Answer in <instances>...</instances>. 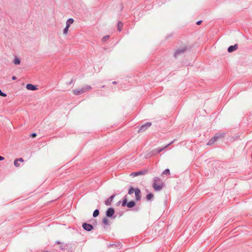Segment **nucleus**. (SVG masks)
Instances as JSON below:
<instances>
[{"mask_svg": "<svg viewBox=\"0 0 252 252\" xmlns=\"http://www.w3.org/2000/svg\"><path fill=\"white\" fill-rule=\"evenodd\" d=\"M97 223V222L96 221V220H94V222H93V224L94 225H96Z\"/></svg>", "mask_w": 252, "mask_h": 252, "instance_id": "obj_34", "label": "nucleus"}, {"mask_svg": "<svg viewBox=\"0 0 252 252\" xmlns=\"http://www.w3.org/2000/svg\"><path fill=\"white\" fill-rule=\"evenodd\" d=\"M37 135V134L35 133H32L31 134V137H32V138H34Z\"/></svg>", "mask_w": 252, "mask_h": 252, "instance_id": "obj_28", "label": "nucleus"}, {"mask_svg": "<svg viewBox=\"0 0 252 252\" xmlns=\"http://www.w3.org/2000/svg\"><path fill=\"white\" fill-rule=\"evenodd\" d=\"M26 88L27 90L30 91H35L38 89L37 86L32 84H28L26 85Z\"/></svg>", "mask_w": 252, "mask_h": 252, "instance_id": "obj_13", "label": "nucleus"}, {"mask_svg": "<svg viewBox=\"0 0 252 252\" xmlns=\"http://www.w3.org/2000/svg\"><path fill=\"white\" fill-rule=\"evenodd\" d=\"M202 23V20H199V21H197L196 24L197 25H200Z\"/></svg>", "mask_w": 252, "mask_h": 252, "instance_id": "obj_29", "label": "nucleus"}, {"mask_svg": "<svg viewBox=\"0 0 252 252\" xmlns=\"http://www.w3.org/2000/svg\"><path fill=\"white\" fill-rule=\"evenodd\" d=\"M14 165L17 167L20 166V164L19 163V161L17 159H15V160L14 161Z\"/></svg>", "mask_w": 252, "mask_h": 252, "instance_id": "obj_25", "label": "nucleus"}, {"mask_svg": "<svg viewBox=\"0 0 252 252\" xmlns=\"http://www.w3.org/2000/svg\"><path fill=\"white\" fill-rule=\"evenodd\" d=\"M136 190V189H134L132 187H130L128 191V194H132Z\"/></svg>", "mask_w": 252, "mask_h": 252, "instance_id": "obj_21", "label": "nucleus"}, {"mask_svg": "<svg viewBox=\"0 0 252 252\" xmlns=\"http://www.w3.org/2000/svg\"><path fill=\"white\" fill-rule=\"evenodd\" d=\"M162 175H170V170L168 168L166 169L162 172Z\"/></svg>", "mask_w": 252, "mask_h": 252, "instance_id": "obj_23", "label": "nucleus"}, {"mask_svg": "<svg viewBox=\"0 0 252 252\" xmlns=\"http://www.w3.org/2000/svg\"><path fill=\"white\" fill-rule=\"evenodd\" d=\"M99 214V211L98 209H95L94 212H93V217L94 218H96V217H97Z\"/></svg>", "mask_w": 252, "mask_h": 252, "instance_id": "obj_22", "label": "nucleus"}, {"mask_svg": "<svg viewBox=\"0 0 252 252\" xmlns=\"http://www.w3.org/2000/svg\"><path fill=\"white\" fill-rule=\"evenodd\" d=\"M121 203H122V201L120 200L117 203V205H119Z\"/></svg>", "mask_w": 252, "mask_h": 252, "instance_id": "obj_32", "label": "nucleus"}, {"mask_svg": "<svg viewBox=\"0 0 252 252\" xmlns=\"http://www.w3.org/2000/svg\"><path fill=\"white\" fill-rule=\"evenodd\" d=\"M112 84H113V85H116V84H117V82L116 81H113V82H112Z\"/></svg>", "mask_w": 252, "mask_h": 252, "instance_id": "obj_36", "label": "nucleus"}, {"mask_svg": "<svg viewBox=\"0 0 252 252\" xmlns=\"http://www.w3.org/2000/svg\"><path fill=\"white\" fill-rule=\"evenodd\" d=\"M56 244H61V243L60 241H57L56 242Z\"/></svg>", "mask_w": 252, "mask_h": 252, "instance_id": "obj_38", "label": "nucleus"}, {"mask_svg": "<svg viewBox=\"0 0 252 252\" xmlns=\"http://www.w3.org/2000/svg\"><path fill=\"white\" fill-rule=\"evenodd\" d=\"M109 37H110V36L109 35H107L104 36L102 38V42H105L107 40H108L109 39Z\"/></svg>", "mask_w": 252, "mask_h": 252, "instance_id": "obj_26", "label": "nucleus"}, {"mask_svg": "<svg viewBox=\"0 0 252 252\" xmlns=\"http://www.w3.org/2000/svg\"><path fill=\"white\" fill-rule=\"evenodd\" d=\"M152 186L155 191H158L162 189L164 187V183L162 182L159 177H155L153 178Z\"/></svg>", "mask_w": 252, "mask_h": 252, "instance_id": "obj_1", "label": "nucleus"}, {"mask_svg": "<svg viewBox=\"0 0 252 252\" xmlns=\"http://www.w3.org/2000/svg\"><path fill=\"white\" fill-rule=\"evenodd\" d=\"M121 243L120 242H118L117 244H116V243L110 244L107 246V247L108 248H112V247L119 248H121Z\"/></svg>", "mask_w": 252, "mask_h": 252, "instance_id": "obj_15", "label": "nucleus"}, {"mask_svg": "<svg viewBox=\"0 0 252 252\" xmlns=\"http://www.w3.org/2000/svg\"><path fill=\"white\" fill-rule=\"evenodd\" d=\"M187 50V47L186 46H183L177 49L174 53V57L175 58H177L179 56L184 53Z\"/></svg>", "mask_w": 252, "mask_h": 252, "instance_id": "obj_6", "label": "nucleus"}, {"mask_svg": "<svg viewBox=\"0 0 252 252\" xmlns=\"http://www.w3.org/2000/svg\"><path fill=\"white\" fill-rule=\"evenodd\" d=\"M92 89V87L89 85L85 86L81 88H78L76 90H73V94L75 95H78L83 94Z\"/></svg>", "mask_w": 252, "mask_h": 252, "instance_id": "obj_3", "label": "nucleus"}, {"mask_svg": "<svg viewBox=\"0 0 252 252\" xmlns=\"http://www.w3.org/2000/svg\"><path fill=\"white\" fill-rule=\"evenodd\" d=\"M4 159V158L3 157L0 156V161Z\"/></svg>", "mask_w": 252, "mask_h": 252, "instance_id": "obj_31", "label": "nucleus"}, {"mask_svg": "<svg viewBox=\"0 0 252 252\" xmlns=\"http://www.w3.org/2000/svg\"><path fill=\"white\" fill-rule=\"evenodd\" d=\"M74 19L70 18H69L66 22V26H68L70 27V25L73 24V23L74 22Z\"/></svg>", "mask_w": 252, "mask_h": 252, "instance_id": "obj_18", "label": "nucleus"}, {"mask_svg": "<svg viewBox=\"0 0 252 252\" xmlns=\"http://www.w3.org/2000/svg\"><path fill=\"white\" fill-rule=\"evenodd\" d=\"M134 193L136 200L137 201H140L141 198L140 189L139 188H136V190L135 191Z\"/></svg>", "mask_w": 252, "mask_h": 252, "instance_id": "obj_11", "label": "nucleus"}, {"mask_svg": "<svg viewBox=\"0 0 252 252\" xmlns=\"http://www.w3.org/2000/svg\"><path fill=\"white\" fill-rule=\"evenodd\" d=\"M47 252V251H45V252Z\"/></svg>", "mask_w": 252, "mask_h": 252, "instance_id": "obj_41", "label": "nucleus"}, {"mask_svg": "<svg viewBox=\"0 0 252 252\" xmlns=\"http://www.w3.org/2000/svg\"><path fill=\"white\" fill-rule=\"evenodd\" d=\"M116 194H114L111 195L109 198H108L104 202L106 206H110L111 205L112 202L113 201V199L114 198Z\"/></svg>", "mask_w": 252, "mask_h": 252, "instance_id": "obj_12", "label": "nucleus"}, {"mask_svg": "<svg viewBox=\"0 0 252 252\" xmlns=\"http://www.w3.org/2000/svg\"><path fill=\"white\" fill-rule=\"evenodd\" d=\"M168 146V145H167V146H166L165 147H163V148L159 147V148H158L153 150L152 151H151L149 153V154L148 155H147L146 156L147 158L157 155L159 153H160L161 151H162Z\"/></svg>", "mask_w": 252, "mask_h": 252, "instance_id": "obj_4", "label": "nucleus"}, {"mask_svg": "<svg viewBox=\"0 0 252 252\" xmlns=\"http://www.w3.org/2000/svg\"><path fill=\"white\" fill-rule=\"evenodd\" d=\"M104 87H105V86H104V85H103V86H102V88H104Z\"/></svg>", "mask_w": 252, "mask_h": 252, "instance_id": "obj_40", "label": "nucleus"}, {"mask_svg": "<svg viewBox=\"0 0 252 252\" xmlns=\"http://www.w3.org/2000/svg\"><path fill=\"white\" fill-rule=\"evenodd\" d=\"M69 27L66 26L63 30V33L64 34H66L68 33V29Z\"/></svg>", "mask_w": 252, "mask_h": 252, "instance_id": "obj_24", "label": "nucleus"}, {"mask_svg": "<svg viewBox=\"0 0 252 252\" xmlns=\"http://www.w3.org/2000/svg\"><path fill=\"white\" fill-rule=\"evenodd\" d=\"M13 63L16 65H18L21 63V60L19 58L15 57L14 59Z\"/></svg>", "mask_w": 252, "mask_h": 252, "instance_id": "obj_20", "label": "nucleus"}, {"mask_svg": "<svg viewBox=\"0 0 252 252\" xmlns=\"http://www.w3.org/2000/svg\"><path fill=\"white\" fill-rule=\"evenodd\" d=\"M136 203L134 201L131 200L129 202L127 201V195H125L123 199L122 206L123 207L126 206L129 208H132L135 207Z\"/></svg>", "mask_w": 252, "mask_h": 252, "instance_id": "obj_2", "label": "nucleus"}, {"mask_svg": "<svg viewBox=\"0 0 252 252\" xmlns=\"http://www.w3.org/2000/svg\"><path fill=\"white\" fill-rule=\"evenodd\" d=\"M115 210L113 207H109L107 209V210L106 211V216L107 218H112V219H115L116 216L114 215L115 214Z\"/></svg>", "mask_w": 252, "mask_h": 252, "instance_id": "obj_5", "label": "nucleus"}, {"mask_svg": "<svg viewBox=\"0 0 252 252\" xmlns=\"http://www.w3.org/2000/svg\"><path fill=\"white\" fill-rule=\"evenodd\" d=\"M147 173V170L145 169H142L139 171L132 172L131 173L130 175L133 177H136L139 175H145Z\"/></svg>", "mask_w": 252, "mask_h": 252, "instance_id": "obj_10", "label": "nucleus"}, {"mask_svg": "<svg viewBox=\"0 0 252 252\" xmlns=\"http://www.w3.org/2000/svg\"><path fill=\"white\" fill-rule=\"evenodd\" d=\"M237 48H238V44H235L234 45L230 46L227 49V51L229 53H232V52H234V51L236 50Z\"/></svg>", "mask_w": 252, "mask_h": 252, "instance_id": "obj_14", "label": "nucleus"}, {"mask_svg": "<svg viewBox=\"0 0 252 252\" xmlns=\"http://www.w3.org/2000/svg\"><path fill=\"white\" fill-rule=\"evenodd\" d=\"M72 82H73V80H71V81H70L68 83V85H70V84H71L72 83Z\"/></svg>", "mask_w": 252, "mask_h": 252, "instance_id": "obj_35", "label": "nucleus"}, {"mask_svg": "<svg viewBox=\"0 0 252 252\" xmlns=\"http://www.w3.org/2000/svg\"><path fill=\"white\" fill-rule=\"evenodd\" d=\"M60 249L62 250H63L64 249V248L63 247V246H60Z\"/></svg>", "mask_w": 252, "mask_h": 252, "instance_id": "obj_37", "label": "nucleus"}, {"mask_svg": "<svg viewBox=\"0 0 252 252\" xmlns=\"http://www.w3.org/2000/svg\"><path fill=\"white\" fill-rule=\"evenodd\" d=\"M123 26V23L121 21H119L117 24V29L119 32H121L122 30Z\"/></svg>", "mask_w": 252, "mask_h": 252, "instance_id": "obj_19", "label": "nucleus"}, {"mask_svg": "<svg viewBox=\"0 0 252 252\" xmlns=\"http://www.w3.org/2000/svg\"><path fill=\"white\" fill-rule=\"evenodd\" d=\"M152 125L151 122H147L145 124L142 125L138 129V132L145 131L148 127Z\"/></svg>", "mask_w": 252, "mask_h": 252, "instance_id": "obj_8", "label": "nucleus"}, {"mask_svg": "<svg viewBox=\"0 0 252 252\" xmlns=\"http://www.w3.org/2000/svg\"><path fill=\"white\" fill-rule=\"evenodd\" d=\"M0 95L3 97H6L7 96V94L5 93H3L0 89Z\"/></svg>", "mask_w": 252, "mask_h": 252, "instance_id": "obj_27", "label": "nucleus"}, {"mask_svg": "<svg viewBox=\"0 0 252 252\" xmlns=\"http://www.w3.org/2000/svg\"><path fill=\"white\" fill-rule=\"evenodd\" d=\"M154 197V196L153 193H149L147 194L146 196V199L147 201H149L152 200Z\"/></svg>", "mask_w": 252, "mask_h": 252, "instance_id": "obj_17", "label": "nucleus"}, {"mask_svg": "<svg viewBox=\"0 0 252 252\" xmlns=\"http://www.w3.org/2000/svg\"><path fill=\"white\" fill-rule=\"evenodd\" d=\"M224 134L217 133L213 136L207 143L208 145H212L215 142L217 141L219 138L223 137Z\"/></svg>", "mask_w": 252, "mask_h": 252, "instance_id": "obj_7", "label": "nucleus"}, {"mask_svg": "<svg viewBox=\"0 0 252 252\" xmlns=\"http://www.w3.org/2000/svg\"><path fill=\"white\" fill-rule=\"evenodd\" d=\"M17 159L18 160V161L24 162V161L23 158H17Z\"/></svg>", "mask_w": 252, "mask_h": 252, "instance_id": "obj_30", "label": "nucleus"}, {"mask_svg": "<svg viewBox=\"0 0 252 252\" xmlns=\"http://www.w3.org/2000/svg\"><path fill=\"white\" fill-rule=\"evenodd\" d=\"M102 222L104 225H110V222L107 219V217H105L102 219Z\"/></svg>", "mask_w": 252, "mask_h": 252, "instance_id": "obj_16", "label": "nucleus"}, {"mask_svg": "<svg viewBox=\"0 0 252 252\" xmlns=\"http://www.w3.org/2000/svg\"><path fill=\"white\" fill-rule=\"evenodd\" d=\"M17 79V77L15 76H13L12 77V79L13 80H15Z\"/></svg>", "mask_w": 252, "mask_h": 252, "instance_id": "obj_33", "label": "nucleus"}, {"mask_svg": "<svg viewBox=\"0 0 252 252\" xmlns=\"http://www.w3.org/2000/svg\"><path fill=\"white\" fill-rule=\"evenodd\" d=\"M138 210H139V208H137L136 209V211H138Z\"/></svg>", "mask_w": 252, "mask_h": 252, "instance_id": "obj_39", "label": "nucleus"}, {"mask_svg": "<svg viewBox=\"0 0 252 252\" xmlns=\"http://www.w3.org/2000/svg\"><path fill=\"white\" fill-rule=\"evenodd\" d=\"M83 228L87 231H91L94 229L93 225L87 222L82 224Z\"/></svg>", "mask_w": 252, "mask_h": 252, "instance_id": "obj_9", "label": "nucleus"}]
</instances>
